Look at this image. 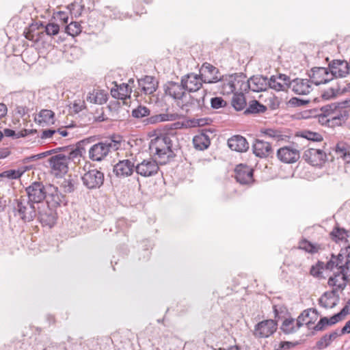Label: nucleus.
I'll return each mask as SVG.
<instances>
[{
  "instance_id": "nucleus-45",
  "label": "nucleus",
  "mask_w": 350,
  "mask_h": 350,
  "mask_svg": "<svg viewBox=\"0 0 350 350\" xmlns=\"http://www.w3.org/2000/svg\"><path fill=\"white\" fill-rule=\"evenodd\" d=\"M65 31L70 36H76L81 31V25L77 22H71L66 27Z\"/></svg>"
},
{
  "instance_id": "nucleus-62",
  "label": "nucleus",
  "mask_w": 350,
  "mask_h": 350,
  "mask_svg": "<svg viewBox=\"0 0 350 350\" xmlns=\"http://www.w3.org/2000/svg\"><path fill=\"white\" fill-rule=\"evenodd\" d=\"M57 16L59 17V20L63 22V23L66 24L68 21V16L66 13L64 12H59L57 13Z\"/></svg>"
},
{
  "instance_id": "nucleus-12",
  "label": "nucleus",
  "mask_w": 350,
  "mask_h": 350,
  "mask_svg": "<svg viewBox=\"0 0 350 350\" xmlns=\"http://www.w3.org/2000/svg\"><path fill=\"white\" fill-rule=\"evenodd\" d=\"M312 83L319 85L326 83L333 79L332 74L328 68L314 67L312 68L309 74Z\"/></svg>"
},
{
  "instance_id": "nucleus-58",
  "label": "nucleus",
  "mask_w": 350,
  "mask_h": 350,
  "mask_svg": "<svg viewBox=\"0 0 350 350\" xmlns=\"http://www.w3.org/2000/svg\"><path fill=\"white\" fill-rule=\"evenodd\" d=\"M310 321H306V319L304 318L301 314L297 317L295 321L296 325L299 329L304 323L309 324Z\"/></svg>"
},
{
  "instance_id": "nucleus-14",
  "label": "nucleus",
  "mask_w": 350,
  "mask_h": 350,
  "mask_svg": "<svg viewBox=\"0 0 350 350\" xmlns=\"http://www.w3.org/2000/svg\"><path fill=\"white\" fill-rule=\"evenodd\" d=\"M332 78H342L349 74V64L342 59H334L328 64Z\"/></svg>"
},
{
  "instance_id": "nucleus-1",
  "label": "nucleus",
  "mask_w": 350,
  "mask_h": 350,
  "mask_svg": "<svg viewBox=\"0 0 350 350\" xmlns=\"http://www.w3.org/2000/svg\"><path fill=\"white\" fill-rule=\"evenodd\" d=\"M174 139H176V137L169 134H161L151 139L149 145L150 152L159 163H166L172 157Z\"/></svg>"
},
{
  "instance_id": "nucleus-43",
  "label": "nucleus",
  "mask_w": 350,
  "mask_h": 350,
  "mask_svg": "<svg viewBox=\"0 0 350 350\" xmlns=\"http://www.w3.org/2000/svg\"><path fill=\"white\" fill-rule=\"evenodd\" d=\"M150 109L142 105H139L132 111V116L135 118H142L150 115Z\"/></svg>"
},
{
  "instance_id": "nucleus-50",
  "label": "nucleus",
  "mask_w": 350,
  "mask_h": 350,
  "mask_svg": "<svg viewBox=\"0 0 350 350\" xmlns=\"http://www.w3.org/2000/svg\"><path fill=\"white\" fill-rule=\"evenodd\" d=\"M299 248L310 253L315 252L314 246L306 240H302L299 242Z\"/></svg>"
},
{
  "instance_id": "nucleus-7",
  "label": "nucleus",
  "mask_w": 350,
  "mask_h": 350,
  "mask_svg": "<svg viewBox=\"0 0 350 350\" xmlns=\"http://www.w3.org/2000/svg\"><path fill=\"white\" fill-rule=\"evenodd\" d=\"M37 215L40 222L45 226L53 227L57 219V213L54 209L49 205L42 203L37 206Z\"/></svg>"
},
{
  "instance_id": "nucleus-63",
  "label": "nucleus",
  "mask_w": 350,
  "mask_h": 350,
  "mask_svg": "<svg viewBox=\"0 0 350 350\" xmlns=\"http://www.w3.org/2000/svg\"><path fill=\"white\" fill-rule=\"evenodd\" d=\"M345 317L350 313V299L347 301V304L340 311Z\"/></svg>"
},
{
  "instance_id": "nucleus-52",
  "label": "nucleus",
  "mask_w": 350,
  "mask_h": 350,
  "mask_svg": "<svg viewBox=\"0 0 350 350\" xmlns=\"http://www.w3.org/2000/svg\"><path fill=\"white\" fill-rule=\"evenodd\" d=\"M235 180L241 185H251L254 183V176H234Z\"/></svg>"
},
{
  "instance_id": "nucleus-28",
  "label": "nucleus",
  "mask_w": 350,
  "mask_h": 350,
  "mask_svg": "<svg viewBox=\"0 0 350 350\" xmlns=\"http://www.w3.org/2000/svg\"><path fill=\"white\" fill-rule=\"evenodd\" d=\"M135 167L131 161L124 159L114 165L113 172L116 175H132Z\"/></svg>"
},
{
  "instance_id": "nucleus-39",
  "label": "nucleus",
  "mask_w": 350,
  "mask_h": 350,
  "mask_svg": "<svg viewBox=\"0 0 350 350\" xmlns=\"http://www.w3.org/2000/svg\"><path fill=\"white\" fill-rule=\"evenodd\" d=\"M281 329L286 334H293L299 329L295 323V320L293 318L286 319L282 325Z\"/></svg>"
},
{
  "instance_id": "nucleus-64",
  "label": "nucleus",
  "mask_w": 350,
  "mask_h": 350,
  "mask_svg": "<svg viewBox=\"0 0 350 350\" xmlns=\"http://www.w3.org/2000/svg\"><path fill=\"white\" fill-rule=\"evenodd\" d=\"M350 333V320L348 321L345 326L341 329L340 334H349Z\"/></svg>"
},
{
  "instance_id": "nucleus-15",
  "label": "nucleus",
  "mask_w": 350,
  "mask_h": 350,
  "mask_svg": "<svg viewBox=\"0 0 350 350\" xmlns=\"http://www.w3.org/2000/svg\"><path fill=\"white\" fill-rule=\"evenodd\" d=\"M268 88H271L277 92H286L291 86V79L284 74L272 75L268 79Z\"/></svg>"
},
{
  "instance_id": "nucleus-36",
  "label": "nucleus",
  "mask_w": 350,
  "mask_h": 350,
  "mask_svg": "<svg viewBox=\"0 0 350 350\" xmlns=\"http://www.w3.org/2000/svg\"><path fill=\"white\" fill-rule=\"evenodd\" d=\"M83 184L89 189L100 187L104 181V176H81Z\"/></svg>"
},
{
  "instance_id": "nucleus-60",
  "label": "nucleus",
  "mask_w": 350,
  "mask_h": 350,
  "mask_svg": "<svg viewBox=\"0 0 350 350\" xmlns=\"http://www.w3.org/2000/svg\"><path fill=\"white\" fill-rule=\"evenodd\" d=\"M16 113L20 115L21 117L25 116L27 112V109L23 106H17L15 109Z\"/></svg>"
},
{
  "instance_id": "nucleus-41",
  "label": "nucleus",
  "mask_w": 350,
  "mask_h": 350,
  "mask_svg": "<svg viewBox=\"0 0 350 350\" xmlns=\"http://www.w3.org/2000/svg\"><path fill=\"white\" fill-rule=\"evenodd\" d=\"M299 136L310 141L321 142L323 136L317 132H313L309 130H304L299 132Z\"/></svg>"
},
{
  "instance_id": "nucleus-53",
  "label": "nucleus",
  "mask_w": 350,
  "mask_h": 350,
  "mask_svg": "<svg viewBox=\"0 0 350 350\" xmlns=\"http://www.w3.org/2000/svg\"><path fill=\"white\" fill-rule=\"evenodd\" d=\"M331 344L330 340L325 334L317 342V347L320 349H325L327 347H328Z\"/></svg>"
},
{
  "instance_id": "nucleus-40",
  "label": "nucleus",
  "mask_w": 350,
  "mask_h": 350,
  "mask_svg": "<svg viewBox=\"0 0 350 350\" xmlns=\"http://www.w3.org/2000/svg\"><path fill=\"white\" fill-rule=\"evenodd\" d=\"M331 238L336 242L347 241L348 232L344 228L336 227L330 233Z\"/></svg>"
},
{
  "instance_id": "nucleus-10",
  "label": "nucleus",
  "mask_w": 350,
  "mask_h": 350,
  "mask_svg": "<svg viewBox=\"0 0 350 350\" xmlns=\"http://www.w3.org/2000/svg\"><path fill=\"white\" fill-rule=\"evenodd\" d=\"M200 75L205 83H216L221 80L218 68L208 62L202 65Z\"/></svg>"
},
{
  "instance_id": "nucleus-4",
  "label": "nucleus",
  "mask_w": 350,
  "mask_h": 350,
  "mask_svg": "<svg viewBox=\"0 0 350 350\" xmlns=\"http://www.w3.org/2000/svg\"><path fill=\"white\" fill-rule=\"evenodd\" d=\"M348 249H350V246L342 249L338 255L332 254L325 267L330 270L336 268L350 281V255Z\"/></svg>"
},
{
  "instance_id": "nucleus-25",
  "label": "nucleus",
  "mask_w": 350,
  "mask_h": 350,
  "mask_svg": "<svg viewBox=\"0 0 350 350\" xmlns=\"http://www.w3.org/2000/svg\"><path fill=\"white\" fill-rule=\"evenodd\" d=\"M310 83V79L297 78L292 81L291 80V86H289V88L297 94H308L312 90Z\"/></svg>"
},
{
  "instance_id": "nucleus-17",
  "label": "nucleus",
  "mask_w": 350,
  "mask_h": 350,
  "mask_svg": "<svg viewBox=\"0 0 350 350\" xmlns=\"http://www.w3.org/2000/svg\"><path fill=\"white\" fill-rule=\"evenodd\" d=\"M49 161L53 170L63 174L68 173L69 162L65 154H58L53 156Z\"/></svg>"
},
{
  "instance_id": "nucleus-5",
  "label": "nucleus",
  "mask_w": 350,
  "mask_h": 350,
  "mask_svg": "<svg viewBox=\"0 0 350 350\" xmlns=\"http://www.w3.org/2000/svg\"><path fill=\"white\" fill-rule=\"evenodd\" d=\"M303 159L312 166L321 168L327 161V155L323 150L310 148L304 151Z\"/></svg>"
},
{
  "instance_id": "nucleus-54",
  "label": "nucleus",
  "mask_w": 350,
  "mask_h": 350,
  "mask_svg": "<svg viewBox=\"0 0 350 350\" xmlns=\"http://www.w3.org/2000/svg\"><path fill=\"white\" fill-rule=\"evenodd\" d=\"M329 325L328 318L323 317L320 319V321L317 323V324L314 326V329L315 331H322L325 329V327Z\"/></svg>"
},
{
  "instance_id": "nucleus-55",
  "label": "nucleus",
  "mask_w": 350,
  "mask_h": 350,
  "mask_svg": "<svg viewBox=\"0 0 350 350\" xmlns=\"http://www.w3.org/2000/svg\"><path fill=\"white\" fill-rule=\"evenodd\" d=\"M345 318V316L341 312L334 314L330 319H328V323L329 325H333L336 323L342 321Z\"/></svg>"
},
{
  "instance_id": "nucleus-34",
  "label": "nucleus",
  "mask_w": 350,
  "mask_h": 350,
  "mask_svg": "<svg viewBox=\"0 0 350 350\" xmlns=\"http://www.w3.org/2000/svg\"><path fill=\"white\" fill-rule=\"evenodd\" d=\"M231 79H232L234 87L235 88L236 91L242 92H247L248 90L247 80L245 81V76L234 74L231 75Z\"/></svg>"
},
{
  "instance_id": "nucleus-2",
  "label": "nucleus",
  "mask_w": 350,
  "mask_h": 350,
  "mask_svg": "<svg viewBox=\"0 0 350 350\" xmlns=\"http://www.w3.org/2000/svg\"><path fill=\"white\" fill-rule=\"evenodd\" d=\"M37 206L26 196L16 198L13 203V211L15 216H18L25 222L33 221L37 215Z\"/></svg>"
},
{
  "instance_id": "nucleus-18",
  "label": "nucleus",
  "mask_w": 350,
  "mask_h": 350,
  "mask_svg": "<svg viewBox=\"0 0 350 350\" xmlns=\"http://www.w3.org/2000/svg\"><path fill=\"white\" fill-rule=\"evenodd\" d=\"M164 90L167 95H169L175 100H181L186 95V90L182 83V81L180 83L168 81L165 85Z\"/></svg>"
},
{
  "instance_id": "nucleus-19",
  "label": "nucleus",
  "mask_w": 350,
  "mask_h": 350,
  "mask_svg": "<svg viewBox=\"0 0 350 350\" xmlns=\"http://www.w3.org/2000/svg\"><path fill=\"white\" fill-rule=\"evenodd\" d=\"M349 118V112L338 105L334 113L331 114V118L326 120V123L330 127H335L342 125Z\"/></svg>"
},
{
  "instance_id": "nucleus-46",
  "label": "nucleus",
  "mask_w": 350,
  "mask_h": 350,
  "mask_svg": "<svg viewBox=\"0 0 350 350\" xmlns=\"http://www.w3.org/2000/svg\"><path fill=\"white\" fill-rule=\"evenodd\" d=\"M338 107V105L337 103H332L330 105H327L321 108V114L327 119H329L331 118V114L334 113L335 110Z\"/></svg>"
},
{
  "instance_id": "nucleus-51",
  "label": "nucleus",
  "mask_w": 350,
  "mask_h": 350,
  "mask_svg": "<svg viewBox=\"0 0 350 350\" xmlns=\"http://www.w3.org/2000/svg\"><path fill=\"white\" fill-rule=\"evenodd\" d=\"M335 151L336 154L342 159L349 151V150L347 149L345 144L338 143L336 146Z\"/></svg>"
},
{
  "instance_id": "nucleus-59",
  "label": "nucleus",
  "mask_w": 350,
  "mask_h": 350,
  "mask_svg": "<svg viewBox=\"0 0 350 350\" xmlns=\"http://www.w3.org/2000/svg\"><path fill=\"white\" fill-rule=\"evenodd\" d=\"M84 10H85V3L81 2V4L79 5V8L77 9L76 12H73V14L75 15V17H79L81 15L83 11H84Z\"/></svg>"
},
{
  "instance_id": "nucleus-22",
  "label": "nucleus",
  "mask_w": 350,
  "mask_h": 350,
  "mask_svg": "<svg viewBox=\"0 0 350 350\" xmlns=\"http://www.w3.org/2000/svg\"><path fill=\"white\" fill-rule=\"evenodd\" d=\"M90 142V138H87L79 142L75 148H69L68 154H66V157L68 158V161L70 163L71 161L74 163L79 161V158L85 154L86 150L85 146Z\"/></svg>"
},
{
  "instance_id": "nucleus-23",
  "label": "nucleus",
  "mask_w": 350,
  "mask_h": 350,
  "mask_svg": "<svg viewBox=\"0 0 350 350\" xmlns=\"http://www.w3.org/2000/svg\"><path fill=\"white\" fill-rule=\"evenodd\" d=\"M268 78L262 75H255L247 79V88L253 92H262L268 89Z\"/></svg>"
},
{
  "instance_id": "nucleus-31",
  "label": "nucleus",
  "mask_w": 350,
  "mask_h": 350,
  "mask_svg": "<svg viewBox=\"0 0 350 350\" xmlns=\"http://www.w3.org/2000/svg\"><path fill=\"white\" fill-rule=\"evenodd\" d=\"M193 144L196 149L204 150L210 146L211 142L206 134L200 133L193 137Z\"/></svg>"
},
{
  "instance_id": "nucleus-42",
  "label": "nucleus",
  "mask_w": 350,
  "mask_h": 350,
  "mask_svg": "<svg viewBox=\"0 0 350 350\" xmlns=\"http://www.w3.org/2000/svg\"><path fill=\"white\" fill-rule=\"evenodd\" d=\"M265 110V106L260 104L257 100H252L250 103L249 107L245 111V113H256L259 112H264Z\"/></svg>"
},
{
  "instance_id": "nucleus-16",
  "label": "nucleus",
  "mask_w": 350,
  "mask_h": 350,
  "mask_svg": "<svg viewBox=\"0 0 350 350\" xmlns=\"http://www.w3.org/2000/svg\"><path fill=\"white\" fill-rule=\"evenodd\" d=\"M181 81L185 90L189 92L200 90L202 86V83H204L200 75L193 73L183 77Z\"/></svg>"
},
{
  "instance_id": "nucleus-56",
  "label": "nucleus",
  "mask_w": 350,
  "mask_h": 350,
  "mask_svg": "<svg viewBox=\"0 0 350 350\" xmlns=\"http://www.w3.org/2000/svg\"><path fill=\"white\" fill-rule=\"evenodd\" d=\"M55 133H56V130H53V129L44 130V131H43V132L41 135V138L42 139L49 138V137H52L53 135L55 134Z\"/></svg>"
},
{
  "instance_id": "nucleus-38",
  "label": "nucleus",
  "mask_w": 350,
  "mask_h": 350,
  "mask_svg": "<svg viewBox=\"0 0 350 350\" xmlns=\"http://www.w3.org/2000/svg\"><path fill=\"white\" fill-rule=\"evenodd\" d=\"M232 105L237 111H241L245 108L246 100L242 92L234 94L232 99Z\"/></svg>"
},
{
  "instance_id": "nucleus-13",
  "label": "nucleus",
  "mask_w": 350,
  "mask_h": 350,
  "mask_svg": "<svg viewBox=\"0 0 350 350\" xmlns=\"http://www.w3.org/2000/svg\"><path fill=\"white\" fill-rule=\"evenodd\" d=\"M278 159L284 163H295L300 157L299 151L291 146H285L277 150Z\"/></svg>"
},
{
  "instance_id": "nucleus-29",
  "label": "nucleus",
  "mask_w": 350,
  "mask_h": 350,
  "mask_svg": "<svg viewBox=\"0 0 350 350\" xmlns=\"http://www.w3.org/2000/svg\"><path fill=\"white\" fill-rule=\"evenodd\" d=\"M139 88L145 94H152L157 90V83L154 77L146 76L144 78L138 79Z\"/></svg>"
},
{
  "instance_id": "nucleus-49",
  "label": "nucleus",
  "mask_w": 350,
  "mask_h": 350,
  "mask_svg": "<svg viewBox=\"0 0 350 350\" xmlns=\"http://www.w3.org/2000/svg\"><path fill=\"white\" fill-rule=\"evenodd\" d=\"M119 95L120 98L124 99L126 97L130 96V94L131 93V88H129L128 84H122L119 87Z\"/></svg>"
},
{
  "instance_id": "nucleus-9",
  "label": "nucleus",
  "mask_w": 350,
  "mask_h": 350,
  "mask_svg": "<svg viewBox=\"0 0 350 350\" xmlns=\"http://www.w3.org/2000/svg\"><path fill=\"white\" fill-rule=\"evenodd\" d=\"M27 193V198L33 202L35 205L39 206L46 198V191L44 185L40 182H34L30 186L26 188Z\"/></svg>"
},
{
  "instance_id": "nucleus-8",
  "label": "nucleus",
  "mask_w": 350,
  "mask_h": 350,
  "mask_svg": "<svg viewBox=\"0 0 350 350\" xmlns=\"http://www.w3.org/2000/svg\"><path fill=\"white\" fill-rule=\"evenodd\" d=\"M51 154V151H46L38 154L32 155L23 159V165L19 166L17 170H10L2 173L0 175H23L30 170L36 169V166L29 164V162L42 159Z\"/></svg>"
},
{
  "instance_id": "nucleus-61",
  "label": "nucleus",
  "mask_w": 350,
  "mask_h": 350,
  "mask_svg": "<svg viewBox=\"0 0 350 350\" xmlns=\"http://www.w3.org/2000/svg\"><path fill=\"white\" fill-rule=\"evenodd\" d=\"M3 135H5L6 137H12L13 138H16V136H17V133H16V132L12 129H4L3 131Z\"/></svg>"
},
{
  "instance_id": "nucleus-30",
  "label": "nucleus",
  "mask_w": 350,
  "mask_h": 350,
  "mask_svg": "<svg viewBox=\"0 0 350 350\" xmlns=\"http://www.w3.org/2000/svg\"><path fill=\"white\" fill-rule=\"evenodd\" d=\"M55 113L49 109H42L35 117V121L39 124L53 123Z\"/></svg>"
},
{
  "instance_id": "nucleus-47",
  "label": "nucleus",
  "mask_w": 350,
  "mask_h": 350,
  "mask_svg": "<svg viewBox=\"0 0 350 350\" xmlns=\"http://www.w3.org/2000/svg\"><path fill=\"white\" fill-rule=\"evenodd\" d=\"M45 32L49 36L57 35L59 31V25L55 23H49L46 25Z\"/></svg>"
},
{
  "instance_id": "nucleus-26",
  "label": "nucleus",
  "mask_w": 350,
  "mask_h": 350,
  "mask_svg": "<svg viewBox=\"0 0 350 350\" xmlns=\"http://www.w3.org/2000/svg\"><path fill=\"white\" fill-rule=\"evenodd\" d=\"M228 147L234 151L244 152L249 149V144L247 139L239 135H236L228 139Z\"/></svg>"
},
{
  "instance_id": "nucleus-27",
  "label": "nucleus",
  "mask_w": 350,
  "mask_h": 350,
  "mask_svg": "<svg viewBox=\"0 0 350 350\" xmlns=\"http://www.w3.org/2000/svg\"><path fill=\"white\" fill-rule=\"evenodd\" d=\"M349 281V279L338 270L329 278L327 283L329 286L334 288L333 289H336L338 292V291H342L346 287Z\"/></svg>"
},
{
  "instance_id": "nucleus-57",
  "label": "nucleus",
  "mask_w": 350,
  "mask_h": 350,
  "mask_svg": "<svg viewBox=\"0 0 350 350\" xmlns=\"http://www.w3.org/2000/svg\"><path fill=\"white\" fill-rule=\"evenodd\" d=\"M322 271H321V269L318 267L317 266H312L310 269V274L313 275L314 277H320L321 275Z\"/></svg>"
},
{
  "instance_id": "nucleus-11",
  "label": "nucleus",
  "mask_w": 350,
  "mask_h": 350,
  "mask_svg": "<svg viewBox=\"0 0 350 350\" xmlns=\"http://www.w3.org/2000/svg\"><path fill=\"white\" fill-rule=\"evenodd\" d=\"M252 150L254 155L260 159L268 158L273 154L271 144L260 139H256L254 141Z\"/></svg>"
},
{
  "instance_id": "nucleus-24",
  "label": "nucleus",
  "mask_w": 350,
  "mask_h": 350,
  "mask_svg": "<svg viewBox=\"0 0 350 350\" xmlns=\"http://www.w3.org/2000/svg\"><path fill=\"white\" fill-rule=\"evenodd\" d=\"M340 300L339 295L336 289L324 293L319 299V304L324 308L335 307Z\"/></svg>"
},
{
  "instance_id": "nucleus-3",
  "label": "nucleus",
  "mask_w": 350,
  "mask_h": 350,
  "mask_svg": "<svg viewBox=\"0 0 350 350\" xmlns=\"http://www.w3.org/2000/svg\"><path fill=\"white\" fill-rule=\"evenodd\" d=\"M121 140L118 137L111 138L110 140L98 142L91 146L89 150V157L94 161L103 160L111 151L117 150L120 148Z\"/></svg>"
},
{
  "instance_id": "nucleus-20",
  "label": "nucleus",
  "mask_w": 350,
  "mask_h": 350,
  "mask_svg": "<svg viewBox=\"0 0 350 350\" xmlns=\"http://www.w3.org/2000/svg\"><path fill=\"white\" fill-rule=\"evenodd\" d=\"M205 96V90H202L200 92V96L199 98H194L190 96L189 100L183 104L180 107L181 109L185 110L187 113L202 109L204 106Z\"/></svg>"
},
{
  "instance_id": "nucleus-48",
  "label": "nucleus",
  "mask_w": 350,
  "mask_h": 350,
  "mask_svg": "<svg viewBox=\"0 0 350 350\" xmlns=\"http://www.w3.org/2000/svg\"><path fill=\"white\" fill-rule=\"evenodd\" d=\"M211 107L215 109L226 106L227 103L221 97H214L211 100Z\"/></svg>"
},
{
  "instance_id": "nucleus-6",
  "label": "nucleus",
  "mask_w": 350,
  "mask_h": 350,
  "mask_svg": "<svg viewBox=\"0 0 350 350\" xmlns=\"http://www.w3.org/2000/svg\"><path fill=\"white\" fill-rule=\"evenodd\" d=\"M278 328L277 321L273 319L263 320L258 323L252 331L256 338H265L273 334Z\"/></svg>"
},
{
  "instance_id": "nucleus-32",
  "label": "nucleus",
  "mask_w": 350,
  "mask_h": 350,
  "mask_svg": "<svg viewBox=\"0 0 350 350\" xmlns=\"http://www.w3.org/2000/svg\"><path fill=\"white\" fill-rule=\"evenodd\" d=\"M87 100L91 103L102 105L107 102V96L103 91L93 90L89 93Z\"/></svg>"
},
{
  "instance_id": "nucleus-21",
  "label": "nucleus",
  "mask_w": 350,
  "mask_h": 350,
  "mask_svg": "<svg viewBox=\"0 0 350 350\" xmlns=\"http://www.w3.org/2000/svg\"><path fill=\"white\" fill-rule=\"evenodd\" d=\"M158 160H144L135 167L138 175H153L159 170Z\"/></svg>"
},
{
  "instance_id": "nucleus-35",
  "label": "nucleus",
  "mask_w": 350,
  "mask_h": 350,
  "mask_svg": "<svg viewBox=\"0 0 350 350\" xmlns=\"http://www.w3.org/2000/svg\"><path fill=\"white\" fill-rule=\"evenodd\" d=\"M179 117L177 113H161L155 115L148 118V123L155 124L161 122L173 121L178 119Z\"/></svg>"
},
{
  "instance_id": "nucleus-33",
  "label": "nucleus",
  "mask_w": 350,
  "mask_h": 350,
  "mask_svg": "<svg viewBox=\"0 0 350 350\" xmlns=\"http://www.w3.org/2000/svg\"><path fill=\"white\" fill-rule=\"evenodd\" d=\"M44 204H46L49 207H56L61 206L62 204L66 205L67 202L65 196L59 193L57 191L51 193L47 198V200Z\"/></svg>"
},
{
  "instance_id": "nucleus-44",
  "label": "nucleus",
  "mask_w": 350,
  "mask_h": 350,
  "mask_svg": "<svg viewBox=\"0 0 350 350\" xmlns=\"http://www.w3.org/2000/svg\"><path fill=\"white\" fill-rule=\"evenodd\" d=\"M236 175H253L254 169L247 164L240 163L234 168Z\"/></svg>"
},
{
  "instance_id": "nucleus-37",
  "label": "nucleus",
  "mask_w": 350,
  "mask_h": 350,
  "mask_svg": "<svg viewBox=\"0 0 350 350\" xmlns=\"http://www.w3.org/2000/svg\"><path fill=\"white\" fill-rule=\"evenodd\" d=\"M220 81L221 83V92L223 94H230L236 91L231 75L222 78Z\"/></svg>"
}]
</instances>
